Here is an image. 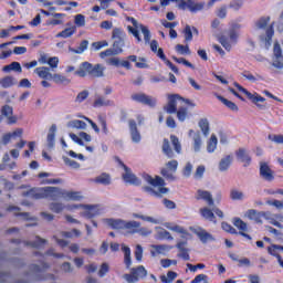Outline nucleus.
Returning a JSON list of instances; mask_svg holds the SVG:
<instances>
[{"mask_svg":"<svg viewBox=\"0 0 283 283\" xmlns=\"http://www.w3.org/2000/svg\"><path fill=\"white\" fill-rule=\"evenodd\" d=\"M124 182H127L128 185H134L135 187H140L142 181L136 175L132 172V169L128 168V170H125V174L122 176Z\"/></svg>","mask_w":283,"mask_h":283,"instance_id":"f3484780","label":"nucleus"},{"mask_svg":"<svg viewBox=\"0 0 283 283\" xmlns=\"http://www.w3.org/2000/svg\"><path fill=\"white\" fill-rule=\"evenodd\" d=\"M147 275V270L144 265H138L130 270V274H124V280L128 283L138 282L140 279H145Z\"/></svg>","mask_w":283,"mask_h":283,"instance_id":"0eeeda50","label":"nucleus"},{"mask_svg":"<svg viewBox=\"0 0 283 283\" xmlns=\"http://www.w3.org/2000/svg\"><path fill=\"white\" fill-rule=\"evenodd\" d=\"M221 228L223 231H226V233H230L231 235H238V230H235V228H233V226H231L227 222H222Z\"/></svg>","mask_w":283,"mask_h":283,"instance_id":"864d4df0","label":"nucleus"},{"mask_svg":"<svg viewBox=\"0 0 283 283\" xmlns=\"http://www.w3.org/2000/svg\"><path fill=\"white\" fill-rule=\"evenodd\" d=\"M76 32V27H71L64 29L62 32L56 34L57 39H70V36L74 35Z\"/></svg>","mask_w":283,"mask_h":283,"instance_id":"72a5a7b5","label":"nucleus"},{"mask_svg":"<svg viewBox=\"0 0 283 283\" xmlns=\"http://www.w3.org/2000/svg\"><path fill=\"white\" fill-rule=\"evenodd\" d=\"M200 147H202V137L200 133H196L193 136V149L195 151H200Z\"/></svg>","mask_w":283,"mask_h":283,"instance_id":"3c124183","label":"nucleus"},{"mask_svg":"<svg viewBox=\"0 0 283 283\" xmlns=\"http://www.w3.org/2000/svg\"><path fill=\"white\" fill-rule=\"evenodd\" d=\"M232 223L234 227H237V229H239V231H249V228L247 226V222L242 221V219L235 217L233 220H232Z\"/></svg>","mask_w":283,"mask_h":283,"instance_id":"58836bf2","label":"nucleus"},{"mask_svg":"<svg viewBox=\"0 0 283 283\" xmlns=\"http://www.w3.org/2000/svg\"><path fill=\"white\" fill-rule=\"evenodd\" d=\"M238 30H240V24H232L231 29L228 32V36L232 43H238Z\"/></svg>","mask_w":283,"mask_h":283,"instance_id":"7c9ffc66","label":"nucleus"},{"mask_svg":"<svg viewBox=\"0 0 283 283\" xmlns=\"http://www.w3.org/2000/svg\"><path fill=\"white\" fill-rule=\"evenodd\" d=\"M231 163H233V157L231 155H227L219 163V170L227 171L231 167Z\"/></svg>","mask_w":283,"mask_h":283,"instance_id":"c85d7f7f","label":"nucleus"},{"mask_svg":"<svg viewBox=\"0 0 283 283\" xmlns=\"http://www.w3.org/2000/svg\"><path fill=\"white\" fill-rule=\"evenodd\" d=\"M205 171H206V168L205 166H198L196 171H195V175L193 177L197 179V180H200L203 176H205Z\"/></svg>","mask_w":283,"mask_h":283,"instance_id":"774afa93","label":"nucleus"},{"mask_svg":"<svg viewBox=\"0 0 283 283\" xmlns=\"http://www.w3.org/2000/svg\"><path fill=\"white\" fill-rule=\"evenodd\" d=\"M176 277H178V273L174 271H168L167 276L163 275L160 276V280L163 283H171L174 282V280H176Z\"/></svg>","mask_w":283,"mask_h":283,"instance_id":"37998d69","label":"nucleus"},{"mask_svg":"<svg viewBox=\"0 0 283 283\" xmlns=\"http://www.w3.org/2000/svg\"><path fill=\"white\" fill-rule=\"evenodd\" d=\"M35 73L38 74L39 78H43V81H52L53 74L50 73V67L48 66L36 67Z\"/></svg>","mask_w":283,"mask_h":283,"instance_id":"b1692460","label":"nucleus"},{"mask_svg":"<svg viewBox=\"0 0 283 283\" xmlns=\"http://www.w3.org/2000/svg\"><path fill=\"white\" fill-rule=\"evenodd\" d=\"M185 43H191L193 41V31L190 25H186L184 29Z\"/></svg>","mask_w":283,"mask_h":283,"instance_id":"79ce46f5","label":"nucleus"},{"mask_svg":"<svg viewBox=\"0 0 283 283\" xmlns=\"http://www.w3.org/2000/svg\"><path fill=\"white\" fill-rule=\"evenodd\" d=\"M133 218H137L138 220H144V222H151V224H158V220L154 219L153 217L134 213Z\"/></svg>","mask_w":283,"mask_h":283,"instance_id":"5fc2aeb1","label":"nucleus"},{"mask_svg":"<svg viewBox=\"0 0 283 283\" xmlns=\"http://www.w3.org/2000/svg\"><path fill=\"white\" fill-rule=\"evenodd\" d=\"M275 172L269 167V164L261 161L260 163V176L263 178V180H266L268 182H273L275 180Z\"/></svg>","mask_w":283,"mask_h":283,"instance_id":"f8f14e48","label":"nucleus"},{"mask_svg":"<svg viewBox=\"0 0 283 283\" xmlns=\"http://www.w3.org/2000/svg\"><path fill=\"white\" fill-rule=\"evenodd\" d=\"M2 72H18L19 74H21L23 72V69L21 67V63L12 62L11 64L4 65Z\"/></svg>","mask_w":283,"mask_h":283,"instance_id":"cd10ccee","label":"nucleus"},{"mask_svg":"<svg viewBox=\"0 0 283 283\" xmlns=\"http://www.w3.org/2000/svg\"><path fill=\"white\" fill-rule=\"evenodd\" d=\"M157 56L158 59H161L165 63V65H167V67H169L174 74H180V70H178V66H176L171 61L167 60V55H165V51L163 50V48H159L157 50Z\"/></svg>","mask_w":283,"mask_h":283,"instance_id":"a211bd4d","label":"nucleus"},{"mask_svg":"<svg viewBox=\"0 0 283 283\" xmlns=\"http://www.w3.org/2000/svg\"><path fill=\"white\" fill-rule=\"evenodd\" d=\"M74 23L75 25H77V28H85V15L81 13L76 14L74 19Z\"/></svg>","mask_w":283,"mask_h":283,"instance_id":"052dcab7","label":"nucleus"},{"mask_svg":"<svg viewBox=\"0 0 283 283\" xmlns=\"http://www.w3.org/2000/svg\"><path fill=\"white\" fill-rule=\"evenodd\" d=\"M69 127H73L75 129H85L87 124L81 119H75L69 123Z\"/></svg>","mask_w":283,"mask_h":283,"instance_id":"09e8293b","label":"nucleus"},{"mask_svg":"<svg viewBox=\"0 0 283 283\" xmlns=\"http://www.w3.org/2000/svg\"><path fill=\"white\" fill-rule=\"evenodd\" d=\"M172 61H175V63L182 64L186 67H190V70H196V66L193 64H191V62L187 61V59H185V57L172 56Z\"/></svg>","mask_w":283,"mask_h":283,"instance_id":"49530a36","label":"nucleus"},{"mask_svg":"<svg viewBox=\"0 0 283 283\" xmlns=\"http://www.w3.org/2000/svg\"><path fill=\"white\" fill-rule=\"evenodd\" d=\"M1 116H4V118L8 119V125H17V116L12 115L14 114V108L10 105H3L1 107Z\"/></svg>","mask_w":283,"mask_h":283,"instance_id":"ddd939ff","label":"nucleus"},{"mask_svg":"<svg viewBox=\"0 0 283 283\" xmlns=\"http://www.w3.org/2000/svg\"><path fill=\"white\" fill-rule=\"evenodd\" d=\"M245 216L247 218H249V220H253L254 222H256V224H262V219L266 218L269 216V212H258V210L255 209H250L247 211Z\"/></svg>","mask_w":283,"mask_h":283,"instance_id":"4468645a","label":"nucleus"},{"mask_svg":"<svg viewBox=\"0 0 283 283\" xmlns=\"http://www.w3.org/2000/svg\"><path fill=\"white\" fill-rule=\"evenodd\" d=\"M64 164L67 167H71L72 169H80L81 164H78L76 160L70 159V157H63Z\"/></svg>","mask_w":283,"mask_h":283,"instance_id":"6e6d98bb","label":"nucleus"},{"mask_svg":"<svg viewBox=\"0 0 283 283\" xmlns=\"http://www.w3.org/2000/svg\"><path fill=\"white\" fill-rule=\"evenodd\" d=\"M175 50H176V52L178 53V54H182V55H185V54H191V50L189 49V45L188 44H186V45H182V44H177L176 46H175Z\"/></svg>","mask_w":283,"mask_h":283,"instance_id":"8fccbe9b","label":"nucleus"},{"mask_svg":"<svg viewBox=\"0 0 283 283\" xmlns=\"http://www.w3.org/2000/svg\"><path fill=\"white\" fill-rule=\"evenodd\" d=\"M163 153L167 158H174V150L171 149V146L169 145V139L165 138L163 143Z\"/></svg>","mask_w":283,"mask_h":283,"instance_id":"e433bc0d","label":"nucleus"},{"mask_svg":"<svg viewBox=\"0 0 283 283\" xmlns=\"http://www.w3.org/2000/svg\"><path fill=\"white\" fill-rule=\"evenodd\" d=\"M230 198H231V200H243L244 199V193L242 191L232 189L230 191Z\"/></svg>","mask_w":283,"mask_h":283,"instance_id":"4d7b16f0","label":"nucleus"},{"mask_svg":"<svg viewBox=\"0 0 283 283\" xmlns=\"http://www.w3.org/2000/svg\"><path fill=\"white\" fill-rule=\"evenodd\" d=\"M235 156L238 160H241V163H243V167H249L251 165V156L248 155L247 149L239 148L235 151Z\"/></svg>","mask_w":283,"mask_h":283,"instance_id":"aec40b11","label":"nucleus"},{"mask_svg":"<svg viewBox=\"0 0 283 283\" xmlns=\"http://www.w3.org/2000/svg\"><path fill=\"white\" fill-rule=\"evenodd\" d=\"M126 21H129V23L133 24L127 27V30L136 39L137 43H140L143 41V38H140V31L144 35L145 43H149L151 41V31H149V28L145 27L144 24H138V20L134 17H127Z\"/></svg>","mask_w":283,"mask_h":283,"instance_id":"7ed1b4c3","label":"nucleus"},{"mask_svg":"<svg viewBox=\"0 0 283 283\" xmlns=\"http://www.w3.org/2000/svg\"><path fill=\"white\" fill-rule=\"evenodd\" d=\"M176 116L179 120V123H185L189 118V108L181 106L177 108Z\"/></svg>","mask_w":283,"mask_h":283,"instance_id":"a878e982","label":"nucleus"},{"mask_svg":"<svg viewBox=\"0 0 283 283\" xmlns=\"http://www.w3.org/2000/svg\"><path fill=\"white\" fill-rule=\"evenodd\" d=\"M122 251L124 253V264L126 269H130L132 268V249H129V247L124 245L122 248Z\"/></svg>","mask_w":283,"mask_h":283,"instance_id":"c756f323","label":"nucleus"},{"mask_svg":"<svg viewBox=\"0 0 283 283\" xmlns=\"http://www.w3.org/2000/svg\"><path fill=\"white\" fill-rule=\"evenodd\" d=\"M170 140L175 151L177 154H180V151H182V146L180 145V140L178 139V137L176 135H171Z\"/></svg>","mask_w":283,"mask_h":283,"instance_id":"a18cd8bd","label":"nucleus"},{"mask_svg":"<svg viewBox=\"0 0 283 283\" xmlns=\"http://www.w3.org/2000/svg\"><path fill=\"white\" fill-rule=\"evenodd\" d=\"M273 67H276V70H283V54H282V45H280L279 42L274 43L273 46Z\"/></svg>","mask_w":283,"mask_h":283,"instance_id":"9b49d317","label":"nucleus"},{"mask_svg":"<svg viewBox=\"0 0 283 283\" xmlns=\"http://www.w3.org/2000/svg\"><path fill=\"white\" fill-rule=\"evenodd\" d=\"M130 98L135 103H140L142 105H147L148 107H156V98L145 93H135L130 96Z\"/></svg>","mask_w":283,"mask_h":283,"instance_id":"1a4fd4ad","label":"nucleus"},{"mask_svg":"<svg viewBox=\"0 0 283 283\" xmlns=\"http://www.w3.org/2000/svg\"><path fill=\"white\" fill-rule=\"evenodd\" d=\"M178 103H185L190 107H196V104L191 99L180 96V94H171L168 96V103L164 106L166 114H176L178 112Z\"/></svg>","mask_w":283,"mask_h":283,"instance_id":"39448f33","label":"nucleus"},{"mask_svg":"<svg viewBox=\"0 0 283 283\" xmlns=\"http://www.w3.org/2000/svg\"><path fill=\"white\" fill-rule=\"evenodd\" d=\"M218 101H221L228 109H231V112H238V105L229 99H227L224 96L218 95L217 96Z\"/></svg>","mask_w":283,"mask_h":283,"instance_id":"f704fd0d","label":"nucleus"},{"mask_svg":"<svg viewBox=\"0 0 283 283\" xmlns=\"http://www.w3.org/2000/svg\"><path fill=\"white\" fill-rule=\"evenodd\" d=\"M93 182H95V185H103L104 187H107L112 185V176L107 172H102L99 176L93 179Z\"/></svg>","mask_w":283,"mask_h":283,"instance_id":"4be33fe9","label":"nucleus"},{"mask_svg":"<svg viewBox=\"0 0 283 283\" xmlns=\"http://www.w3.org/2000/svg\"><path fill=\"white\" fill-rule=\"evenodd\" d=\"M179 8L181 10H189L190 12L196 13L205 9V2H196V0H182L179 3Z\"/></svg>","mask_w":283,"mask_h":283,"instance_id":"9d476101","label":"nucleus"},{"mask_svg":"<svg viewBox=\"0 0 283 283\" xmlns=\"http://www.w3.org/2000/svg\"><path fill=\"white\" fill-rule=\"evenodd\" d=\"M219 43H221L222 48H224V50H231V43L229 42V38H227L226 35H221L219 38Z\"/></svg>","mask_w":283,"mask_h":283,"instance_id":"0e129e2a","label":"nucleus"},{"mask_svg":"<svg viewBox=\"0 0 283 283\" xmlns=\"http://www.w3.org/2000/svg\"><path fill=\"white\" fill-rule=\"evenodd\" d=\"M90 96V91H82L77 94L75 103H83Z\"/></svg>","mask_w":283,"mask_h":283,"instance_id":"69168bd1","label":"nucleus"},{"mask_svg":"<svg viewBox=\"0 0 283 283\" xmlns=\"http://www.w3.org/2000/svg\"><path fill=\"white\" fill-rule=\"evenodd\" d=\"M138 229H140V222L138 221H125L124 231L134 235V233H138Z\"/></svg>","mask_w":283,"mask_h":283,"instance_id":"393cba45","label":"nucleus"},{"mask_svg":"<svg viewBox=\"0 0 283 283\" xmlns=\"http://www.w3.org/2000/svg\"><path fill=\"white\" fill-rule=\"evenodd\" d=\"M199 213L203 220H208L209 222H213L216 224L218 220L216 219V213H213V208L203 207L200 208Z\"/></svg>","mask_w":283,"mask_h":283,"instance_id":"6ab92c4d","label":"nucleus"},{"mask_svg":"<svg viewBox=\"0 0 283 283\" xmlns=\"http://www.w3.org/2000/svg\"><path fill=\"white\" fill-rule=\"evenodd\" d=\"M143 180L150 185L151 187H159L158 190H155L154 188L149 186H144L143 191L146 193H149V196H153L154 198H163V196L169 193V188L165 187L166 182L165 179L160 176L151 177V175L144 172L142 174Z\"/></svg>","mask_w":283,"mask_h":283,"instance_id":"f03ea898","label":"nucleus"},{"mask_svg":"<svg viewBox=\"0 0 283 283\" xmlns=\"http://www.w3.org/2000/svg\"><path fill=\"white\" fill-rule=\"evenodd\" d=\"M75 235L76 238L81 237V230L73 229L72 231H63L62 238H73Z\"/></svg>","mask_w":283,"mask_h":283,"instance_id":"bf43d9fd","label":"nucleus"},{"mask_svg":"<svg viewBox=\"0 0 283 283\" xmlns=\"http://www.w3.org/2000/svg\"><path fill=\"white\" fill-rule=\"evenodd\" d=\"M51 81H54L56 85H63L65 83H70V80L66 78L64 75L61 74H53Z\"/></svg>","mask_w":283,"mask_h":283,"instance_id":"c03bdc74","label":"nucleus"},{"mask_svg":"<svg viewBox=\"0 0 283 283\" xmlns=\"http://www.w3.org/2000/svg\"><path fill=\"white\" fill-rule=\"evenodd\" d=\"M27 247H33L34 249H39L40 247H43L48 244V240L42 239L41 237H35L34 242H27Z\"/></svg>","mask_w":283,"mask_h":283,"instance_id":"a19ab883","label":"nucleus"},{"mask_svg":"<svg viewBox=\"0 0 283 283\" xmlns=\"http://www.w3.org/2000/svg\"><path fill=\"white\" fill-rule=\"evenodd\" d=\"M244 6V0H232L229 4V8L232 10H240Z\"/></svg>","mask_w":283,"mask_h":283,"instance_id":"680f3d73","label":"nucleus"},{"mask_svg":"<svg viewBox=\"0 0 283 283\" xmlns=\"http://www.w3.org/2000/svg\"><path fill=\"white\" fill-rule=\"evenodd\" d=\"M88 45H90V41L83 40L80 43L78 48L74 51L75 54H83V52H85V50H87Z\"/></svg>","mask_w":283,"mask_h":283,"instance_id":"13d9d810","label":"nucleus"},{"mask_svg":"<svg viewBox=\"0 0 283 283\" xmlns=\"http://www.w3.org/2000/svg\"><path fill=\"white\" fill-rule=\"evenodd\" d=\"M0 85L4 90H8V87H12V86L17 85V80L12 76H6L0 80Z\"/></svg>","mask_w":283,"mask_h":283,"instance_id":"2f4dec72","label":"nucleus"},{"mask_svg":"<svg viewBox=\"0 0 283 283\" xmlns=\"http://www.w3.org/2000/svg\"><path fill=\"white\" fill-rule=\"evenodd\" d=\"M277 251L283 252V245L272 244V245L268 247V253L270 255H272L273 258H276V260H279V258H282V255H280V253H277Z\"/></svg>","mask_w":283,"mask_h":283,"instance_id":"473e14b6","label":"nucleus"},{"mask_svg":"<svg viewBox=\"0 0 283 283\" xmlns=\"http://www.w3.org/2000/svg\"><path fill=\"white\" fill-rule=\"evenodd\" d=\"M112 105L114 102L103 96H98L93 103V107H112Z\"/></svg>","mask_w":283,"mask_h":283,"instance_id":"bb28decb","label":"nucleus"},{"mask_svg":"<svg viewBox=\"0 0 283 283\" xmlns=\"http://www.w3.org/2000/svg\"><path fill=\"white\" fill-rule=\"evenodd\" d=\"M199 127L203 136H209V120H207V118H202L199 120Z\"/></svg>","mask_w":283,"mask_h":283,"instance_id":"de8ad7c7","label":"nucleus"},{"mask_svg":"<svg viewBox=\"0 0 283 283\" xmlns=\"http://www.w3.org/2000/svg\"><path fill=\"white\" fill-rule=\"evenodd\" d=\"M128 127H129L132 140L136 144L140 143L143 137L140 136V132L138 130V125L136 124V120L129 119Z\"/></svg>","mask_w":283,"mask_h":283,"instance_id":"dca6fc26","label":"nucleus"},{"mask_svg":"<svg viewBox=\"0 0 283 283\" xmlns=\"http://www.w3.org/2000/svg\"><path fill=\"white\" fill-rule=\"evenodd\" d=\"M50 209L53 211V213H61L65 207L63 203L55 202L50 205Z\"/></svg>","mask_w":283,"mask_h":283,"instance_id":"338daca9","label":"nucleus"},{"mask_svg":"<svg viewBox=\"0 0 283 283\" xmlns=\"http://www.w3.org/2000/svg\"><path fill=\"white\" fill-rule=\"evenodd\" d=\"M86 209L84 218H87V220H92V218H96V216H98V210H96L94 206H86Z\"/></svg>","mask_w":283,"mask_h":283,"instance_id":"ea45409f","label":"nucleus"},{"mask_svg":"<svg viewBox=\"0 0 283 283\" xmlns=\"http://www.w3.org/2000/svg\"><path fill=\"white\" fill-rule=\"evenodd\" d=\"M127 33L120 28L113 29L112 39H116L113 43V50L115 54H123V48H125V38Z\"/></svg>","mask_w":283,"mask_h":283,"instance_id":"423d86ee","label":"nucleus"},{"mask_svg":"<svg viewBox=\"0 0 283 283\" xmlns=\"http://www.w3.org/2000/svg\"><path fill=\"white\" fill-rule=\"evenodd\" d=\"M233 85L237 90H239L242 94H244L249 98V101H251L254 105H256V107H261V105L258 103H264V101H266V98H264L262 95L258 93L252 94L242 85H240V83L238 82H234Z\"/></svg>","mask_w":283,"mask_h":283,"instance_id":"6e6552de","label":"nucleus"},{"mask_svg":"<svg viewBox=\"0 0 283 283\" xmlns=\"http://www.w3.org/2000/svg\"><path fill=\"white\" fill-rule=\"evenodd\" d=\"M136 61H138V56H136V55H128L127 60H123L122 61L120 66L125 67V70H132V63H136Z\"/></svg>","mask_w":283,"mask_h":283,"instance_id":"4c0bfd02","label":"nucleus"},{"mask_svg":"<svg viewBox=\"0 0 283 283\" xmlns=\"http://www.w3.org/2000/svg\"><path fill=\"white\" fill-rule=\"evenodd\" d=\"M218 147V137L216 135H211L210 139L208 140L207 151L209 154H213Z\"/></svg>","mask_w":283,"mask_h":283,"instance_id":"c9c22d12","label":"nucleus"},{"mask_svg":"<svg viewBox=\"0 0 283 283\" xmlns=\"http://www.w3.org/2000/svg\"><path fill=\"white\" fill-rule=\"evenodd\" d=\"M107 45H109V43L106 40L97 41V42L92 43V48L95 51L103 50V48H107Z\"/></svg>","mask_w":283,"mask_h":283,"instance_id":"e2e57ef3","label":"nucleus"},{"mask_svg":"<svg viewBox=\"0 0 283 283\" xmlns=\"http://www.w3.org/2000/svg\"><path fill=\"white\" fill-rule=\"evenodd\" d=\"M196 200H203V202H207L208 207H213L216 205L213 195L202 189L197 190Z\"/></svg>","mask_w":283,"mask_h":283,"instance_id":"2eb2a0df","label":"nucleus"},{"mask_svg":"<svg viewBox=\"0 0 283 283\" xmlns=\"http://www.w3.org/2000/svg\"><path fill=\"white\" fill-rule=\"evenodd\" d=\"M195 234L199 238L200 242H202V244H207V242L209 241H213V235L209 232H207V230L200 228L199 230L195 231Z\"/></svg>","mask_w":283,"mask_h":283,"instance_id":"5701e85b","label":"nucleus"},{"mask_svg":"<svg viewBox=\"0 0 283 283\" xmlns=\"http://www.w3.org/2000/svg\"><path fill=\"white\" fill-rule=\"evenodd\" d=\"M105 67L101 64L92 65L90 62H83L78 70L75 71V76H80V78H85V76H93V78H101L104 76Z\"/></svg>","mask_w":283,"mask_h":283,"instance_id":"20e7f679","label":"nucleus"},{"mask_svg":"<svg viewBox=\"0 0 283 283\" xmlns=\"http://www.w3.org/2000/svg\"><path fill=\"white\" fill-rule=\"evenodd\" d=\"M22 198L31 200H73L78 202L83 200L81 191H69L59 187H33L22 192Z\"/></svg>","mask_w":283,"mask_h":283,"instance_id":"f257e3e1","label":"nucleus"},{"mask_svg":"<svg viewBox=\"0 0 283 283\" xmlns=\"http://www.w3.org/2000/svg\"><path fill=\"white\" fill-rule=\"evenodd\" d=\"M269 21H271L270 17H262L261 19H259L255 22V25L259 30H264V28H266V25H269Z\"/></svg>","mask_w":283,"mask_h":283,"instance_id":"603ef678","label":"nucleus"},{"mask_svg":"<svg viewBox=\"0 0 283 283\" xmlns=\"http://www.w3.org/2000/svg\"><path fill=\"white\" fill-rule=\"evenodd\" d=\"M106 224L116 231H125V220L122 219H106Z\"/></svg>","mask_w":283,"mask_h":283,"instance_id":"412c9836","label":"nucleus"}]
</instances>
